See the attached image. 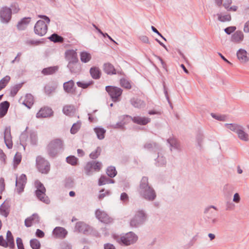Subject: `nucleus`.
<instances>
[{
	"mask_svg": "<svg viewBox=\"0 0 249 249\" xmlns=\"http://www.w3.org/2000/svg\"><path fill=\"white\" fill-rule=\"evenodd\" d=\"M63 88L64 90L68 93L74 94L75 92L74 82L72 80L65 82L63 84Z\"/></svg>",
	"mask_w": 249,
	"mask_h": 249,
	"instance_id": "nucleus-17",
	"label": "nucleus"
},
{
	"mask_svg": "<svg viewBox=\"0 0 249 249\" xmlns=\"http://www.w3.org/2000/svg\"><path fill=\"white\" fill-rule=\"evenodd\" d=\"M30 18H24L17 24V28L19 30H23L27 27L30 22Z\"/></svg>",
	"mask_w": 249,
	"mask_h": 249,
	"instance_id": "nucleus-28",
	"label": "nucleus"
},
{
	"mask_svg": "<svg viewBox=\"0 0 249 249\" xmlns=\"http://www.w3.org/2000/svg\"><path fill=\"white\" fill-rule=\"evenodd\" d=\"M225 125L226 128L236 133H237L242 126L237 124H226Z\"/></svg>",
	"mask_w": 249,
	"mask_h": 249,
	"instance_id": "nucleus-37",
	"label": "nucleus"
},
{
	"mask_svg": "<svg viewBox=\"0 0 249 249\" xmlns=\"http://www.w3.org/2000/svg\"><path fill=\"white\" fill-rule=\"evenodd\" d=\"M67 162L72 165H76L77 164V159L74 156H71L68 157L66 158Z\"/></svg>",
	"mask_w": 249,
	"mask_h": 249,
	"instance_id": "nucleus-55",
	"label": "nucleus"
},
{
	"mask_svg": "<svg viewBox=\"0 0 249 249\" xmlns=\"http://www.w3.org/2000/svg\"><path fill=\"white\" fill-rule=\"evenodd\" d=\"M247 51L244 49H240L237 52V56L238 58L242 62H245L249 60V57L247 56Z\"/></svg>",
	"mask_w": 249,
	"mask_h": 249,
	"instance_id": "nucleus-30",
	"label": "nucleus"
},
{
	"mask_svg": "<svg viewBox=\"0 0 249 249\" xmlns=\"http://www.w3.org/2000/svg\"><path fill=\"white\" fill-rule=\"evenodd\" d=\"M35 185L36 188V195L37 198L46 204H49L50 201L45 194L46 189L43 184L37 180L35 182Z\"/></svg>",
	"mask_w": 249,
	"mask_h": 249,
	"instance_id": "nucleus-6",
	"label": "nucleus"
},
{
	"mask_svg": "<svg viewBox=\"0 0 249 249\" xmlns=\"http://www.w3.org/2000/svg\"><path fill=\"white\" fill-rule=\"evenodd\" d=\"M4 142L6 146L9 148H12L13 142L12 140V136L11 134V129L10 127H6L5 129L4 133Z\"/></svg>",
	"mask_w": 249,
	"mask_h": 249,
	"instance_id": "nucleus-13",
	"label": "nucleus"
},
{
	"mask_svg": "<svg viewBox=\"0 0 249 249\" xmlns=\"http://www.w3.org/2000/svg\"><path fill=\"white\" fill-rule=\"evenodd\" d=\"M21 155L19 153H17L14 158V166H17L20 162Z\"/></svg>",
	"mask_w": 249,
	"mask_h": 249,
	"instance_id": "nucleus-56",
	"label": "nucleus"
},
{
	"mask_svg": "<svg viewBox=\"0 0 249 249\" xmlns=\"http://www.w3.org/2000/svg\"><path fill=\"white\" fill-rule=\"evenodd\" d=\"M22 84H18L14 85V86L12 87L11 88V91H10V94L11 96L12 97L15 96L18 90L21 89L22 87Z\"/></svg>",
	"mask_w": 249,
	"mask_h": 249,
	"instance_id": "nucleus-40",
	"label": "nucleus"
},
{
	"mask_svg": "<svg viewBox=\"0 0 249 249\" xmlns=\"http://www.w3.org/2000/svg\"><path fill=\"white\" fill-rule=\"evenodd\" d=\"M167 142L170 144L171 151L173 149H180V145L176 139L174 138H169L168 139Z\"/></svg>",
	"mask_w": 249,
	"mask_h": 249,
	"instance_id": "nucleus-33",
	"label": "nucleus"
},
{
	"mask_svg": "<svg viewBox=\"0 0 249 249\" xmlns=\"http://www.w3.org/2000/svg\"><path fill=\"white\" fill-rule=\"evenodd\" d=\"M104 189H102L100 191V194L98 196V198L100 200L103 199L106 196V195H109L110 194V191L108 190L107 191L106 193H102V192H104Z\"/></svg>",
	"mask_w": 249,
	"mask_h": 249,
	"instance_id": "nucleus-62",
	"label": "nucleus"
},
{
	"mask_svg": "<svg viewBox=\"0 0 249 249\" xmlns=\"http://www.w3.org/2000/svg\"><path fill=\"white\" fill-rule=\"evenodd\" d=\"M93 167V165H92L91 161L88 162L86 165L84 169L85 171L86 174L88 175H91L92 174V170Z\"/></svg>",
	"mask_w": 249,
	"mask_h": 249,
	"instance_id": "nucleus-48",
	"label": "nucleus"
},
{
	"mask_svg": "<svg viewBox=\"0 0 249 249\" xmlns=\"http://www.w3.org/2000/svg\"><path fill=\"white\" fill-rule=\"evenodd\" d=\"M197 235H195L192 239V240L190 241V242L188 243V244L187 245V247L186 248H189L193 246L194 244V243L196 241L197 239Z\"/></svg>",
	"mask_w": 249,
	"mask_h": 249,
	"instance_id": "nucleus-63",
	"label": "nucleus"
},
{
	"mask_svg": "<svg viewBox=\"0 0 249 249\" xmlns=\"http://www.w3.org/2000/svg\"><path fill=\"white\" fill-rule=\"evenodd\" d=\"M65 57L69 62L78 61L77 53L73 50H67L65 52Z\"/></svg>",
	"mask_w": 249,
	"mask_h": 249,
	"instance_id": "nucleus-15",
	"label": "nucleus"
},
{
	"mask_svg": "<svg viewBox=\"0 0 249 249\" xmlns=\"http://www.w3.org/2000/svg\"><path fill=\"white\" fill-rule=\"evenodd\" d=\"M120 199L124 202H127L128 201V196L125 193H123L121 195Z\"/></svg>",
	"mask_w": 249,
	"mask_h": 249,
	"instance_id": "nucleus-64",
	"label": "nucleus"
},
{
	"mask_svg": "<svg viewBox=\"0 0 249 249\" xmlns=\"http://www.w3.org/2000/svg\"><path fill=\"white\" fill-rule=\"evenodd\" d=\"M39 217L37 213H34L32 216L28 217L25 220V225L27 227H31L33 224L38 223Z\"/></svg>",
	"mask_w": 249,
	"mask_h": 249,
	"instance_id": "nucleus-16",
	"label": "nucleus"
},
{
	"mask_svg": "<svg viewBox=\"0 0 249 249\" xmlns=\"http://www.w3.org/2000/svg\"><path fill=\"white\" fill-rule=\"evenodd\" d=\"M131 104L135 107L142 108L144 107V102L138 98H133L130 100Z\"/></svg>",
	"mask_w": 249,
	"mask_h": 249,
	"instance_id": "nucleus-31",
	"label": "nucleus"
},
{
	"mask_svg": "<svg viewBox=\"0 0 249 249\" xmlns=\"http://www.w3.org/2000/svg\"><path fill=\"white\" fill-rule=\"evenodd\" d=\"M120 85L122 87L127 89H130L131 88V85L129 82L125 79H121L120 80Z\"/></svg>",
	"mask_w": 249,
	"mask_h": 249,
	"instance_id": "nucleus-53",
	"label": "nucleus"
},
{
	"mask_svg": "<svg viewBox=\"0 0 249 249\" xmlns=\"http://www.w3.org/2000/svg\"><path fill=\"white\" fill-rule=\"evenodd\" d=\"M81 126V123L77 122L73 124L71 129V133L72 134H74L77 132Z\"/></svg>",
	"mask_w": 249,
	"mask_h": 249,
	"instance_id": "nucleus-52",
	"label": "nucleus"
},
{
	"mask_svg": "<svg viewBox=\"0 0 249 249\" xmlns=\"http://www.w3.org/2000/svg\"><path fill=\"white\" fill-rule=\"evenodd\" d=\"M12 18V10L4 6L0 8V21L3 24H8Z\"/></svg>",
	"mask_w": 249,
	"mask_h": 249,
	"instance_id": "nucleus-8",
	"label": "nucleus"
},
{
	"mask_svg": "<svg viewBox=\"0 0 249 249\" xmlns=\"http://www.w3.org/2000/svg\"><path fill=\"white\" fill-rule=\"evenodd\" d=\"M106 90L109 95L111 100L114 102L120 101V97L122 94V89L118 87L107 86L106 87Z\"/></svg>",
	"mask_w": 249,
	"mask_h": 249,
	"instance_id": "nucleus-7",
	"label": "nucleus"
},
{
	"mask_svg": "<svg viewBox=\"0 0 249 249\" xmlns=\"http://www.w3.org/2000/svg\"><path fill=\"white\" fill-rule=\"evenodd\" d=\"M34 99L33 96L31 94H27L22 104L28 108H30L34 104Z\"/></svg>",
	"mask_w": 249,
	"mask_h": 249,
	"instance_id": "nucleus-26",
	"label": "nucleus"
},
{
	"mask_svg": "<svg viewBox=\"0 0 249 249\" xmlns=\"http://www.w3.org/2000/svg\"><path fill=\"white\" fill-rule=\"evenodd\" d=\"M16 241L18 249H24L22 240L20 238L18 237Z\"/></svg>",
	"mask_w": 249,
	"mask_h": 249,
	"instance_id": "nucleus-58",
	"label": "nucleus"
},
{
	"mask_svg": "<svg viewBox=\"0 0 249 249\" xmlns=\"http://www.w3.org/2000/svg\"><path fill=\"white\" fill-rule=\"evenodd\" d=\"M114 180L110 179L105 176H102L99 179L98 184L99 186L105 185L106 184L113 183Z\"/></svg>",
	"mask_w": 249,
	"mask_h": 249,
	"instance_id": "nucleus-35",
	"label": "nucleus"
},
{
	"mask_svg": "<svg viewBox=\"0 0 249 249\" xmlns=\"http://www.w3.org/2000/svg\"><path fill=\"white\" fill-rule=\"evenodd\" d=\"M0 246L6 248L9 246L8 243L6 241L2 236H0Z\"/></svg>",
	"mask_w": 249,
	"mask_h": 249,
	"instance_id": "nucleus-61",
	"label": "nucleus"
},
{
	"mask_svg": "<svg viewBox=\"0 0 249 249\" xmlns=\"http://www.w3.org/2000/svg\"><path fill=\"white\" fill-rule=\"evenodd\" d=\"M156 165L158 166H162L166 164V160L165 158L160 153H158V156L156 160Z\"/></svg>",
	"mask_w": 249,
	"mask_h": 249,
	"instance_id": "nucleus-34",
	"label": "nucleus"
},
{
	"mask_svg": "<svg viewBox=\"0 0 249 249\" xmlns=\"http://www.w3.org/2000/svg\"><path fill=\"white\" fill-rule=\"evenodd\" d=\"M93 83L94 82L93 81H89L87 82L78 81L76 83V84L78 87L80 88H82L83 89H87L89 86L92 85Z\"/></svg>",
	"mask_w": 249,
	"mask_h": 249,
	"instance_id": "nucleus-47",
	"label": "nucleus"
},
{
	"mask_svg": "<svg viewBox=\"0 0 249 249\" xmlns=\"http://www.w3.org/2000/svg\"><path fill=\"white\" fill-rule=\"evenodd\" d=\"M89 226L83 222H78L76 223L75 230L79 232L86 233L89 230Z\"/></svg>",
	"mask_w": 249,
	"mask_h": 249,
	"instance_id": "nucleus-20",
	"label": "nucleus"
},
{
	"mask_svg": "<svg viewBox=\"0 0 249 249\" xmlns=\"http://www.w3.org/2000/svg\"><path fill=\"white\" fill-rule=\"evenodd\" d=\"M106 173L110 178L114 177L117 174V171L114 166H109L107 169Z\"/></svg>",
	"mask_w": 249,
	"mask_h": 249,
	"instance_id": "nucleus-45",
	"label": "nucleus"
},
{
	"mask_svg": "<svg viewBox=\"0 0 249 249\" xmlns=\"http://www.w3.org/2000/svg\"><path fill=\"white\" fill-rule=\"evenodd\" d=\"M67 67L72 73H79L81 70V65L78 61L69 62Z\"/></svg>",
	"mask_w": 249,
	"mask_h": 249,
	"instance_id": "nucleus-14",
	"label": "nucleus"
},
{
	"mask_svg": "<svg viewBox=\"0 0 249 249\" xmlns=\"http://www.w3.org/2000/svg\"><path fill=\"white\" fill-rule=\"evenodd\" d=\"M235 30L236 27L235 26H230L225 28L224 31L226 34L228 35H230L231 33L234 32Z\"/></svg>",
	"mask_w": 249,
	"mask_h": 249,
	"instance_id": "nucleus-60",
	"label": "nucleus"
},
{
	"mask_svg": "<svg viewBox=\"0 0 249 249\" xmlns=\"http://www.w3.org/2000/svg\"><path fill=\"white\" fill-rule=\"evenodd\" d=\"M104 71L107 74H116V71L114 66L109 63H107L104 64Z\"/></svg>",
	"mask_w": 249,
	"mask_h": 249,
	"instance_id": "nucleus-32",
	"label": "nucleus"
},
{
	"mask_svg": "<svg viewBox=\"0 0 249 249\" xmlns=\"http://www.w3.org/2000/svg\"><path fill=\"white\" fill-rule=\"evenodd\" d=\"M47 29V25L41 20H38L34 27L35 34L40 36H42L46 34Z\"/></svg>",
	"mask_w": 249,
	"mask_h": 249,
	"instance_id": "nucleus-9",
	"label": "nucleus"
},
{
	"mask_svg": "<svg viewBox=\"0 0 249 249\" xmlns=\"http://www.w3.org/2000/svg\"><path fill=\"white\" fill-rule=\"evenodd\" d=\"M10 80V77L6 75L0 80V91L4 88Z\"/></svg>",
	"mask_w": 249,
	"mask_h": 249,
	"instance_id": "nucleus-43",
	"label": "nucleus"
},
{
	"mask_svg": "<svg viewBox=\"0 0 249 249\" xmlns=\"http://www.w3.org/2000/svg\"><path fill=\"white\" fill-rule=\"evenodd\" d=\"M30 244L32 249H40L41 247L40 242L36 239H31Z\"/></svg>",
	"mask_w": 249,
	"mask_h": 249,
	"instance_id": "nucleus-44",
	"label": "nucleus"
},
{
	"mask_svg": "<svg viewBox=\"0 0 249 249\" xmlns=\"http://www.w3.org/2000/svg\"><path fill=\"white\" fill-rule=\"evenodd\" d=\"M49 39L54 42H63V38L58 36V35L56 34H53L52 35L49 37Z\"/></svg>",
	"mask_w": 249,
	"mask_h": 249,
	"instance_id": "nucleus-42",
	"label": "nucleus"
},
{
	"mask_svg": "<svg viewBox=\"0 0 249 249\" xmlns=\"http://www.w3.org/2000/svg\"><path fill=\"white\" fill-rule=\"evenodd\" d=\"M143 148L150 151H157L160 149V145L155 142H147L143 145Z\"/></svg>",
	"mask_w": 249,
	"mask_h": 249,
	"instance_id": "nucleus-23",
	"label": "nucleus"
},
{
	"mask_svg": "<svg viewBox=\"0 0 249 249\" xmlns=\"http://www.w3.org/2000/svg\"><path fill=\"white\" fill-rule=\"evenodd\" d=\"M63 112L67 116H72L75 112V108L73 105H67L63 108Z\"/></svg>",
	"mask_w": 249,
	"mask_h": 249,
	"instance_id": "nucleus-29",
	"label": "nucleus"
},
{
	"mask_svg": "<svg viewBox=\"0 0 249 249\" xmlns=\"http://www.w3.org/2000/svg\"><path fill=\"white\" fill-rule=\"evenodd\" d=\"M31 142L33 145H36L37 142V136L36 134L33 133L30 135Z\"/></svg>",
	"mask_w": 249,
	"mask_h": 249,
	"instance_id": "nucleus-57",
	"label": "nucleus"
},
{
	"mask_svg": "<svg viewBox=\"0 0 249 249\" xmlns=\"http://www.w3.org/2000/svg\"><path fill=\"white\" fill-rule=\"evenodd\" d=\"M236 134L238 138L244 142H248L249 141V135L245 131L244 127L242 125L239 129Z\"/></svg>",
	"mask_w": 249,
	"mask_h": 249,
	"instance_id": "nucleus-22",
	"label": "nucleus"
},
{
	"mask_svg": "<svg viewBox=\"0 0 249 249\" xmlns=\"http://www.w3.org/2000/svg\"><path fill=\"white\" fill-rule=\"evenodd\" d=\"M91 58V54L87 52H83L80 53V59L82 62L87 63L90 61Z\"/></svg>",
	"mask_w": 249,
	"mask_h": 249,
	"instance_id": "nucleus-38",
	"label": "nucleus"
},
{
	"mask_svg": "<svg viewBox=\"0 0 249 249\" xmlns=\"http://www.w3.org/2000/svg\"><path fill=\"white\" fill-rule=\"evenodd\" d=\"M123 117L129 118L134 123L140 125H145L150 121V119L147 117H142L140 116H136L132 117L129 115L124 116Z\"/></svg>",
	"mask_w": 249,
	"mask_h": 249,
	"instance_id": "nucleus-11",
	"label": "nucleus"
},
{
	"mask_svg": "<svg viewBox=\"0 0 249 249\" xmlns=\"http://www.w3.org/2000/svg\"><path fill=\"white\" fill-rule=\"evenodd\" d=\"M36 166L39 172L47 174L50 171L51 165L48 160L41 156L36 158Z\"/></svg>",
	"mask_w": 249,
	"mask_h": 249,
	"instance_id": "nucleus-5",
	"label": "nucleus"
},
{
	"mask_svg": "<svg viewBox=\"0 0 249 249\" xmlns=\"http://www.w3.org/2000/svg\"><path fill=\"white\" fill-rule=\"evenodd\" d=\"M53 234L57 238H63L67 234V231L64 228L57 227L54 229Z\"/></svg>",
	"mask_w": 249,
	"mask_h": 249,
	"instance_id": "nucleus-21",
	"label": "nucleus"
},
{
	"mask_svg": "<svg viewBox=\"0 0 249 249\" xmlns=\"http://www.w3.org/2000/svg\"><path fill=\"white\" fill-rule=\"evenodd\" d=\"M10 103L8 101H4L0 104V117L6 115Z\"/></svg>",
	"mask_w": 249,
	"mask_h": 249,
	"instance_id": "nucleus-27",
	"label": "nucleus"
},
{
	"mask_svg": "<svg viewBox=\"0 0 249 249\" xmlns=\"http://www.w3.org/2000/svg\"><path fill=\"white\" fill-rule=\"evenodd\" d=\"M89 73L91 77L95 80L99 79L101 76V71L97 67H92L89 70Z\"/></svg>",
	"mask_w": 249,
	"mask_h": 249,
	"instance_id": "nucleus-25",
	"label": "nucleus"
},
{
	"mask_svg": "<svg viewBox=\"0 0 249 249\" xmlns=\"http://www.w3.org/2000/svg\"><path fill=\"white\" fill-rule=\"evenodd\" d=\"M137 235L132 231L122 235L118 238L117 242L121 246H128L135 244L138 240Z\"/></svg>",
	"mask_w": 249,
	"mask_h": 249,
	"instance_id": "nucleus-3",
	"label": "nucleus"
},
{
	"mask_svg": "<svg viewBox=\"0 0 249 249\" xmlns=\"http://www.w3.org/2000/svg\"><path fill=\"white\" fill-rule=\"evenodd\" d=\"M57 70L56 67H49L44 69L42 72L45 75L52 74Z\"/></svg>",
	"mask_w": 249,
	"mask_h": 249,
	"instance_id": "nucleus-46",
	"label": "nucleus"
},
{
	"mask_svg": "<svg viewBox=\"0 0 249 249\" xmlns=\"http://www.w3.org/2000/svg\"><path fill=\"white\" fill-rule=\"evenodd\" d=\"M94 131L99 139L102 140L105 138L106 130L104 128H95Z\"/></svg>",
	"mask_w": 249,
	"mask_h": 249,
	"instance_id": "nucleus-39",
	"label": "nucleus"
},
{
	"mask_svg": "<svg viewBox=\"0 0 249 249\" xmlns=\"http://www.w3.org/2000/svg\"><path fill=\"white\" fill-rule=\"evenodd\" d=\"M6 239L7 242L9 244V247L13 249L15 247V243L14 238L11 232L10 231H8L6 234Z\"/></svg>",
	"mask_w": 249,
	"mask_h": 249,
	"instance_id": "nucleus-36",
	"label": "nucleus"
},
{
	"mask_svg": "<svg viewBox=\"0 0 249 249\" xmlns=\"http://www.w3.org/2000/svg\"><path fill=\"white\" fill-rule=\"evenodd\" d=\"M147 215L144 211L141 210L137 211L134 217L130 221V226L137 228L142 225L146 220Z\"/></svg>",
	"mask_w": 249,
	"mask_h": 249,
	"instance_id": "nucleus-4",
	"label": "nucleus"
},
{
	"mask_svg": "<svg viewBox=\"0 0 249 249\" xmlns=\"http://www.w3.org/2000/svg\"><path fill=\"white\" fill-rule=\"evenodd\" d=\"M218 19L221 22L229 21L231 20V17L230 15H226L222 16L220 14H217Z\"/></svg>",
	"mask_w": 249,
	"mask_h": 249,
	"instance_id": "nucleus-49",
	"label": "nucleus"
},
{
	"mask_svg": "<svg viewBox=\"0 0 249 249\" xmlns=\"http://www.w3.org/2000/svg\"><path fill=\"white\" fill-rule=\"evenodd\" d=\"M92 165H93L92 169L96 172H98L102 168V164L100 161H92Z\"/></svg>",
	"mask_w": 249,
	"mask_h": 249,
	"instance_id": "nucleus-51",
	"label": "nucleus"
},
{
	"mask_svg": "<svg viewBox=\"0 0 249 249\" xmlns=\"http://www.w3.org/2000/svg\"><path fill=\"white\" fill-rule=\"evenodd\" d=\"M53 114L52 109L49 107L41 108L36 114L37 118H46L51 116Z\"/></svg>",
	"mask_w": 249,
	"mask_h": 249,
	"instance_id": "nucleus-18",
	"label": "nucleus"
},
{
	"mask_svg": "<svg viewBox=\"0 0 249 249\" xmlns=\"http://www.w3.org/2000/svg\"><path fill=\"white\" fill-rule=\"evenodd\" d=\"M40 42L39 40L29 39L25 41V44L28 46H34L38 45Z\"/></svg>",
	"mask_w": 249,
	"mask_h": 249,
	"instance_id": "nucleus-54",
	"label": "nucleus"
},
{
	"mask_svg": "<svg viewBox=\"0 0 249 249\" xmlns=\"http://www.w3.org/2000/svg\"><path fill=\"white\" fill-rule=\"evenodd\" d=\"M27 182L26 176L25 174H22L18 178L16 176V190L18 194H20L24 191L25 185Z\"/></svg>",
	"mask_w": 249,
	"mask_h": 249,
	"instance_id": "nucleus-10",
	"label": "nucleus"
},
{
	"mask_svg": "<svg viewBox=\"0 0 249 249\" xmlns=\"http://www.w3.org/2000/svg\"><path fill=\"white\" fill-rule=\"evenodd\" d=\"M138 192L142 198L149 201L154 200L157 196L155 190L149 184L146 177H143L141 180Z\"/></svg>",
	"mask_w": 249,
	"mask_h": 249,
	"instance_id": "nucleus-1",
	"label": "nucleus"
},
{
	"mask_svg": "<svg viewBox=\"0 0 249 249\" xmlns=\"http://www.w3.org/2000/svg\"><path fill=\"white\" fill-rule=\"evenodd\" d=\"M64 148L63 142L60 139H55L48 144L46 150L48 155L49 157L53 158L58 153L62 151Z\"/></svg>",
	"mask_w": 249,
	"mask_h": 249,
	"instance_id": "nucleus-2",
	"label": "nucleus"
},
{
	"mask_svg": "<svg viewBox=\"0 0 249 249\" xmlns=\"http://www.w3.org/2000/svg\"><path fill=\"white\" fill-rule=\"evenodd\" d=\"M10 212V205L8 202L4 201L0 206V213L5 217H7Z\"/></svg>",
	"mask_w": 249,
	"mask_h": 249,
	"instance_id": "nucleus-24",
	"label": "nucleus"
},
{
	"mask_svg": "<svg viewBox=\"0 0 249 249\" xmlns=\"http://www.w3.org/2000/svg\"><path fill=\"white\" fill-rule=\"evenodd\" d=\"M101 151V148L100 147H97L95 150L89 154L90 158L93 160L96 159L100 155Z\"/></svg>",
	"mask_w": 249,
	"mask_h": 249,
	"instance_id": "nucleus-41",
	"label": "nucleus"
},
{
	"mask_svg": "<svg viewBox=\"0 0 249 249\" xmlns=\"http://www.w3.org/2000/svg\"><path fill=\"white\" fill-rule=\"evenodd\" d=\"M204 138V135L201 133H198L196 137V140L197 143V145L200 148L202 147V146Z\"/></svg>",
	"mask_w": 249,
	"mask_h": 249,
	"instance_id": "nucleus-50",
	"label": "nucleus"
},
{
	"mask_svg": "<svg viewBox=\"0 0 249 249\" xmlns=\"http://www.w3.org/2000/svg\"><path fill=\"white\" fill-rule=\"evenodd\" d=\"M11 7L12 11H13L14 13H17L19 10L18 5L17 3L12 4Z\"/></svg>",
	"mask_w": 249,
	"mask_h": 249,
	"instance_id": "nucleus-59",
	"label": "nucleus"
},
{
	"mask_svg": "<svg viewBox=\"0 0 249 249\" xmlns=\"http://www.w3.org/2000/svg\"><path fill=\"white\" fill-rule=\"evenodd\" d=\"M244 38V36L243 32L238 30L232 34L231 37V41L236 43H240L243 40Z\"/></svg>",
	"mask_w": 249,
	"mask_h": 249,
	"instance_id": "nucleus-19",
	"label": "nucleus"
},
{
	"mask_svg": "<svg viewBox=\"0 0 249 249\" xmlns=\"http://www.w3.org/2000/svg\"><path fill=\"white\" fill-rule=\"evenodd\" d=\"M96 217L100 221L105 223H108L111 221V219L104 211H101L99 209L96 210L95 212Z\"/></svg>",
	"mask_w": 249,
	"mask_h": 249,
	"instance_id": "nucleus-12",
	"label": "nucleus"
}]
</instances>
